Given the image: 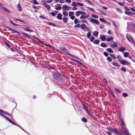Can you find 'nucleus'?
<instances>
[{"label": "nucleus", "instance_id": "f257e3e1", "mask_svg": "<svg viewBox=\"0 0 135 135\" xmlns=\"http://www.w3.org/2000/svg\"><path fill=\"white\" fill-rule=\"evenodd\" d=\"M89 16L87 14L85 13V12L84 14H82L80 16V18L82 20V22L84 23L87 22V21L85 19L89 17Z\"/></svg>", "mask_w": 135, "mask_h": 135}, {"label": "nucleus", "instance_id": "f03ea898", "mask_svg": "<svg viewBox=\"0 0 135 135\" xmlns=\"http://www.w3.org/2000/svg\"><path fill=\"white\" fill-rule=\"evenodd\" d=\"M123 128L124 130V131H123L122 129H119L118 130V132L122 134H124L125 132L126 135H130V134L128 132V131H127L125 127H123Z\"/></svg>", "mask_w": 135, "mask_h": 135}, {"label": "nucleus", "instance_id": "7ed1b4c3", "mask_svg": "<svg viewBox=\"0 0 135 135\" xmlns=\"http://www.w3.org/2000/svg\"><path fill=\"white\" fill-rule=\"evenodd\" d=\"M1 115L3 116L7 120L9 121V122L11 123L13 125H15L16 124V123H14V122H13L12 120H11L8 117L6 116H5V115H4L3 114H1Z\"/></svg>", "mask_w": 135, "mask_h": 135}, {"label": "nucleus", "instance_id": "20e7f679", "mask_svg": "<svg viewBox=\"0 0 135 135\" xmlns=\"http://www.w3.org/2000/svg\"><path fill=\"white\" fill-rule=\"evenodd\" d=\"M120 63L121 64L123 65H129L130 64V63L129 62L125 60H120Z\"/></svg>", "mask_w": 135, "mask_h": 135}, {"label": "nucleus", "instance_id": "39448f33", "mask_svg": "<svg viewBox=\"0 0 135 135\" xmlns=\"http://www.w3.org/2000/svg\"><path fill=\"white\" fill-rule=\"evenodd\" d=\"M84 14L85 12L80 11H77L76 12H75L76 15L77 16H78L80 15H82V14Z\"/></svg>", "mask_w": 135, "mask_h": 135}, {"label": "nucleus", "instance_id": "423d86ee", "mask_svg": "<svg viewBox=\"0 0 135 135\" xmlns=\"http://www.w3.org/2000/svg\"><path fill=\"white\" fill-rule=\"evenodd\" d=\"M90 21L91 22L97 24H99V22L98 21L93 18H91L90 19Z\"/></svg>", "mask_w": 135, "mask_h": 135}, {"label": "nucleus", "instance_id": "0eeeda50", "mask_svg": "<svg viewBox=\"0 0 135 135\" xmlns=\"http://www.w3.org/2000/svg\"><path fill=\"white\" fill-rule=\"evenodd\" d=\"M2 113L5 114L10 117L11 116V115L9 113L7 112H6L0 109V114L1 115V114H2Z\"/></svg>", "mask_w": 135, "mask_h": 135}, {"label": "nucleus", "instance_id": "6e6552de", "mask_svg": "<svg viewBox=\"0 0 135 135\" xmlns=\"http://www.w3.org/2000/svg\"><path fill=\"white\" fill-rule=\"evenodd\" d=\"M70 7L67 5H64L62 7V9L64 10H68Z\"/></svg>", "mask_w": 135, "mask_h": 135}, {"label": "nucleus", "instance_id": "1a4fd4ad", "mask_svg": "<svg viewBox=\"0 0 135 135\" xmlns=\"http://www.w3.org/2000/svg\"><path fill=\"white\" fill-rule=\"evenodd\" d=\"M113 132H114L117 135H120V133L118 132V131L117 129L115 128H114Z\"/></svg>", "mask_w": 135, "mask_h": 135}, {"label": "nucleus", "instance_id": "9d476101", "mask_svg": "<svg viewBox=\"0 0 135 135\" xmlns=\"http://www.w3.org/2000/svg\"><path fill=\"white\" fill-rule=\"evenodd\" d=\"M119 119L120 122V124L121 125L123 126H124L125 125V124L124 123L123 118H121Z\"/></svg>", "mask_w": 135, "mask_h": 135}, {"label": "nucleus", "instance_id": "9b49d317", "mask_svg": "<svg viewBox=\"0 0 135 135\" xmlns=\"http://www.w3.org/2000/svg\"><path fill=\"white\" fill-rule=\"evenodd\" d=\"M57 18L60 20H61L62 19V15L60 13H59L57 15Z\"/></svg>", "mask_w": 135, "mask_h": 135}, {"label": "nucleus", "instance_id": "f8f14e48", "mask_svg": "<svg viewBox=\"0 0 135 135\" xmlns=\"http://www.w3.org/2000/svg\"><path fill=\"white\" fill-rule=\"evenodd\" d=\"M110 46L113 48L115 47H117V43L116 42H114L113 44L110 45Z\"/></svg>", "mask_w": 135, "mask_h": 135}, {"label": "nucleus", "instance_id": "ddd939ff", "mask_svg": "<svg viewBox=\"0 0 135 135\" xmlns=\"http://www.w3.org/2000/svg\"><path fill=\"white\" fill-rule=\"evenodd\" d=\"M60 6V5L59 4H56L55 6L56 7V8L55 9L57 10H61V7Z\"/></svg>", "mask_w": 135, "mask_h": 135}, {"label": "nucleus", "instance_id": "4468645a", "mask_svg": "<svg viewBox=\"0 0 135 135\" xmlns=\"http://www.w3.org/2000/svg\"><path fill=\"white\" fill-rule=\"evenodd\" d=\"M124 56L125 57H129V56H130V55L129 53L125 52L124 54Z\"/></svg>", "mask_w": 135, "mask_h": 135}, {"label": "nucleus", "instance_id": "2eb2a0df", "mask_svg": "<svg viewBox=\"0 0 135 135\" xmlns=\"http://www.w3.org/2000/svg\"><path fill=\"white\" fill-rule=\"evenodd\" d=\"M58 12L56 11H55L51 13V15L53 16H55L57 13Z\"/></svg>", "mask_w": 135, "mask_h": 135}, {"label": "nucleus", "instance_id": "dca6fc26", "mask_svg": "<svg viewBox=\"0 0 135 135\" xmlns=\"http://www.w3.org/2000/svg\"><path fill=\"white\" fill-rule=\"evenodd\" d=\"M46 8L48 9H49L50 8V6L46 3H44L42 4Z\"/></svg>", "mask_w": 135, "mask_h": 135}, {"label": "nucleus", "instance_id": "f3484780", "mask_svg": "<svg viewBox=\"0 0 135 135\" xmlns=\"http://www.w3.org/2000/svg\"><path fill=\"white\" fill-rule=\"evenodd\" d=\"M113 89L118 93H121V90L120 89H117L115 88H114Z\"/></svg>", "mask_w": 135, "mask_h": 135}, {"label": "nucleus", "instance_id": "a211bd4d", "mask_svg": "<svg viewBox=\"0 0 135 135\" xmlns=\"http://www.w3.org/2000/svg\"><path fill=\"white\" fill-rule=\"evenodd\" d=\"M81 27L82 29H84L86 28V26L85 24H83L81 25Z\"/></svg>", "mask_w": 135, "mask_h": 135}, {"label": "nucleus", "instance_id": "6ab92c4d", "mask_svg": "<svg viewBox=\"0 0 135 135\" xmlns=\"http://www.w3.org/2000/svg\"><path fill=\"white\" fill-rule=\"evenodd\" d=\"M29 28L28 27H26V28H24V29L25 30L28 31L30 32H33V31L31 29H28V28Z\"/></svg>", "mask_w": 135, "mask_h": 135}, {"label": "nucleus", "instance_id": "aec40b11", "mask_svg": "<svg viewBox=\"0 0 135 135\" xmlns=\"http://www.w3.org/2000/svg\"><path fill=\"white\" fill-rule=\"evenodd\" d=\"M128 40L130 42H133V40L132 38L131 37H129V38L127 36H126Z\"/></svg>", "mask_w": 135, "mask_h": 135}, {"label": "nucleus", "instance_id": "412c9836", "mask_svg": "<svg viewBox=\"0 0 135 135\" xmlns=\"http://www.w3.org/2000/svg\"><path fill=\"white\" fill-rule=\"evenodd\" d=\"M46 23L47 25H49V26L51 25L54 26H55V25L54 24L50 22H47Z\"/></svg>", "mask_w": 135, "mask_h": 135}, {"label": "nucleus", "instance_id": "4be33fe9", "mask_svg": "<svg viewBox=\"0 0 135 135\" xmlns=\"http://www.w3.org/2000/svg\"><path fill=\"white\" fill-rule=\"evenodd\" d=\"M17 8H18V10L19 11H20L22 10L20 4H18L17 5Z\"/></svg>", "mask_w": 135, "mask_h": 135}, {"label": "nucleus", "instance_id": "5701e85b", "mask_svg": "<svg viewBox=\"0 0 135 135\" xmlns=\"http://www.w3.org/2000/svg\"><path fill=\"white\" fill-rule=\"evenodd\" d=\"M112 64L113 65L115 66H117L118 67H120V66L118 64L115 62H113L112 63Z\"/></svg>", "mask_w": 135, "mask_h": 135}, {"label": "nucleus", "instance_id": "b1692460", "mask_svg": "<svg viewBox=\"0 0 135 135\" xmlns=\"http://www.w3.org/2000/svg\"><path fill=\"white\" fill-rule=\"evenodd\" d=\"M81 120L84 122H86L87 121V119L84 117H83L81 119Z\"/></svg>", "mask_w": 135, "mask_h": 135}, {"label": "nucleus", "instance_id": "393cba45", "mask_svg": "<svg viewBox=\"0 0 135 135\" xmlns=\"http://www.w3.org/2000/svg\"><path fill=\"white\" fill-rule=\"evenodd\" d=\"M63 20L64 22L66 23L68 21V18L66 17H63Z\"/></svg>", "mask_w": 135, "mask_h": 135}, {"label": "nucleus", "instance_id": "a878e982", "mask_svg": "<svg viewBox=\"0 0 135 135\" xmlns=\"http://www.w3.org/2000/svg\"><path fill=\"white\" fill-rule=\"evenodd\" d=\"M71 5L73 6H78L77 4L75 2H73L71 3Z\"/></svg>", "mask_w": 135, "mask_h": 135}, {"label": "nucleus", "instance_id": "bb28decb", "mask_svg": "<svg viewBox=\"0 0 135 135\" xmlns=\"http://www.w3.org/2000/svg\"><path fill=\"white\" fill-rule=\"evenodd\" d=\"M99 20H100V21H102V22H104L105 23H108V22H106V21H105V20L104 19H103L102 18H100Z\"/></svg>", "mask_w": 135, "mask_h": 135}, {"label": "nucleus", "instance_id": "cd10ccee", "mask_svg": "<svg viewBox=\"0 0 135 135\" xmlns=\"http://www.w3.org/2000/svg\"><path fill=\"white\" fill-rule=\"evenodd\" d=\"M126 49L125 48L123 47L121 48L119 50V51H120V52H122L124 51Z\"/></svg>", "mask_w": 135, "mask_h": 135}, {"label": "nucleus", "instance_id": "c85d7f7f", "mask_svg": "<svg viewBox=\"0 0 135 135\" xmlns=\"http://www.w3.org/2000/svg\"><path fill=\"white\" fill-rule=\"evenodd\" d=\"M63 14L65 16H67L68 15V12L64 11L63 12Z\"/></svg>", "mask_w": 135, "mask_h": 135}, {"label": "nucleus", "instance_id": "c756f323", "mask_svg": "<svg viewBox=\"0 0 135 135\" xmlns=\"http://www.w3.org/2000/svg\"><path fill=\"white\" fill-rule=\"evenodd\" d=\"M110 55L111 56V57L113 58V59H116V57L114 55L110 54Z\"/></svg>", "mask_w": 135, "mask_h": 135}, {"label": "nucleus", "instance_id": "7c9ffc66", "mask_svg": "<svg viewBox=\"0 0 135 135\" xmlns=\"http://www.w3.org/2000/svg\"><path fill=\"white\" fill-rule=\"evenodd\" d=\"M106 39L105 37L104 36H102L101 37V40L103 41H104Z\"/></svg>", "mask_w": 135, "mask_h": 135}, {"label": "nucleus", "instance_id": "2f4dec72", "mask_svg": "<svg viewBox=\"0 0 135 135\" xmlns=\"http://www.w3.org/2000/svg\"><path fill=\"white\" fill-rule=\"evenodd\" d=\"M107 51L111 53H113V51H112V50L110 48H109L107 49Z\"/></svg>", "mask_w": 135, "mask_h": 135}, {"label": "nucleus", "instance_id": "473e14b6", "mask_svg": "<svg viewBox=\"0 0 135 135\" xmlns=\"http://www.w3.org/2000/svg\"><path fill=\"white\" fill-rule=\"evenodd\" d=\"M91 16L94 18H98V17L97 15H95L94 14H92L91 15Z\"/></svg>", "mask_w": 135, "mask_h": 135}, {"label": "nucleus", "instance_id": "72a5a7b5", "mask_svg": "<svg viewBox=\"0 0 135 135\" xmlns=\"http://www.w3.org/2000/svg\"><path fill=\"white\" fill-rule=\"evenodd\" d=\"M15 125H16L18 127H20L21 129L23 131L25 132V131L23 129V128L20 125H19L18 124H15Z\"/></svg>", "mask_w": 135, "mask_h": 135}, {"label": "nucleus", "instance_id": "f704fd0d", "mask_svg": "<svg viewBox=\"0 0 135 135\" xmlns=\"http://www.w3.org/2000/svg\"><path fill=\"white\" fill-rule=\"evenodd\" d=\"M15 125H16L18 127H20L21 129L23 131L25 132V131L23 129V128L20 125H19L18 124H15Z\"/></svg>", "mask_w": 135, "mask_h": 135}, {"label": "nucleus", "instance_id": "c9c22d12", "mask_svg": "<svg viewBox=\"0 0 135 135\" xmlns=\"http://www.w3.org/2000/svg\"><path fill=\"white\" fill-rule=\"evenodd\" d=\"M15 125H16L18 127H20L21 129L23 131L25 132V131L23 129V128L20 125H19L18 124H15Z\"/></svg>", "mask_w": 135, "mask_h": 135}, {"label": "nucleus", "instance_id": "e433bc0d", "mask_svg": "<svg viewBox=\"0 0 135 135\" xmlns=\"http://www.w3.org/2000/svg\"><path fill=\"white\" fill-rule=\"evenodd\" d=\"M15 125H16L18 127H20L21 129L23 131L25 132V131L23 129V128L20 125H19L18 124H15Z\"/></svg>", "mask_w": 135, "mask_h": 135}, {"label": "nucleus", "instance_id": "4c0bfd02", "mask_svg": "<svg viewBox=\"0 0 135 135\" xmlns=\"http://www.w3.org/2000/svg\"><path fill=\"white\" fill-rule=\"evenodd\" d=\"M15 125H16L18 127H20L21 129L23 131L25 132V131L23 129V128L20 125H19L18 124H15Z\"/></svg>", "mask_w": 135, "mask_h": 135}, {"label": "nucleus", "instance_id": "58836bf2", "mask_svg": "<svg viewBox=\"0 0 135 135\" xmlns=\"http://www.w3.org/2000/svg\"><path fill=\"white\" fill-rule=\"evenodd\" d=\"M122 96L124 97H127L128 96V94L126 93H123L122 94Z\"/></svg>", "mask_w": 135, "mask_h": 135}, {"label": "nucleus", "instance_id": "ea45409f", "mask_svg": "<svg viewBox=\"0 0 135 135\" xmlns=\"http://www.w3.org/2000/svg\"><path fill=\"white\" fill-rule=\"evenodd\" d=\"M113 38L112 37H110L108 38H107L106 40L107 41H109L112 40Z\"/></svg>", "mask_w": 135, "mask_h": 135}, {"label": "nucleus", "instance_id": "a19ab883", "mask_svg": "<svg viewBox=\"0 0 135 135\" xmlns=\"http://www.w3.org/2000/svg\"><path fill=\"white\" fill-rule=\"evenodd\" d=\"M74 12H69V16H73V15L74 14Z\"/></svg>", "mask_w": 135, "mask_h": 135}, {"label": "nucleus", "instance_id": "79ce46f5", "mask_svg": "<svg viewBox=\"0 0 135 135\" xmlns=\"http://www.w3.org/2000/svg\"><path fill=\"white\" fill-rule=\"evenodd\" d=\"M99 32H94L93 33V35L95 36L96 37H97L98 36Z\"/></svg>", "mask_w": 135, "mask_h": 135}, {"label": "nucleus", "instance_id": "37998d69", "mask_svg": "<svg viewBox=\"0 0 135 135\" xmlns=\"http://www.w3.org/2000/svg\"><path fill=\"white\" fill-rule=\"evenodd\" d=\"M116 57L118 59V61H120L121 60H120L121 59L120 56L119 55H117L116 56Z\"/></svg>", "mask_w": 135, "mask_h": 135}, {"label": "nucleus", "instance_id": "c03bdc74", "mask_svg": "<svg viewBox=\"0 0 135 135\" xmlns=\"http://www.w3.org/2000/svg\"><path fill=\"white\" fill-rule=\"evenodd\" d=\"M107 60L109 62L111 61H112V59L110 57H108L107 58Z\"/></svg>", "mask_w": 135, "mask_h": 135}, {"label": "nucleus", "instance_id": "a18cd8bd", "mask_svg": "<svg viewBox=\"0 0 135 135\" xmlns=\"http://www.w3.org/2000/svg\"><path fill=\"white\" fill-rule=\"evenodd\" d=\"M87 36L88 38H90L91 37V33L89 32L87 34Z\"/></svg>", "mask_w": 135, "mask_h": 135}, {"label": "nucleus", "instance_id": "49530a36", "mask_svg": "<svg viewBox=\"0 0 135 135\" xmlns=\"http://www.w3.org/2000/svg\"><path fill=\"white\" fill-rule=\"evenodd\" d=\"M99 43V41L97 39L95 40L94 42V43L95 44H98Z\"/></svg>", "mask_w": 135, "mask_h": 135}, {"label": "nucleus", "instance_id": "de8ad7c7", "mask_svg": "<svg viewBox=\"0 0 135 135\" xmlns=\"http://www.w3.org/2000/svg\"><path fill=\"white\" fill-rule=\"evenodd\" d=\"M101 46L103 47H106L107 46L106 45L103 43H102L101 44Z\"/></svg>", "mask_w": 135, "mask_h": 135}, {"label": "nucleus", "instance_id": "09e8293b", "mask_svg": "<svg viewBox=\"0 0 135 135\" xmlns=\"http://www.w3.org/2000/svg\"><path fill=\"white\" fill-rule=\"evenodd\" d=\"M110 93L112 94V97L114 98L115 96V95L114 93L112 91H110Z\"/></svg>", "mask_w": 135, "mask_h": 135}, {"label": "nucleus", "instance_id": "8fccbe9b", "mask_svg": "<svg viewBox=\"0 0 135 135\" xmlns=\"http://www.w3.org/2000/svg\"><path fill=\"white\" fill-rule=\"evenodd\" d=\"M121 70L122 71H123L124 72H126V69L123 67L121 68Z\"/></svg>", "mask_w": 135, "mask_h": 135}, {"label": "nucleus", "instance_id": "3c124183", "mask_svg": "<svg viewBox=\"0 0 135 135\" xmlns=\"http://www.w3.org/2000/svg\"><path fill=\"white\" fill-rule=\"evenodd\" d=\"M95 39L94 37L92 36L91 37V38L90 39V40L91 41H93Z\"/></svg>", "mask_w": 135, "mask_h": 135}, {"label": "nucleus", "instance_id": "603ef678", "mask_svg": "<svg viewBox=\"0 0 135 135\" xmlns=\"http://www.w3.org/2000/svg\"><path fill=\"white\" fill-rule=\"evenodd\" d=\"M107 129L110 131H113L114 129H113L112 128H110L109 127L107 128Z\"/></svg>", "mask_w": 135, "mask_h": 135}, {"label": "nucleus", "instance_id": "864d4df0", "mask_svg": "<svg viewBox=\"0 0 135 135\" xmlns=\"http://www.w3.org/2000/svg\"><path fill=\"white\" fill-rule=\"evenodd\" d=\"M22 34L24 35H25V36L26 37L28 36V35L27 34L23 32H22Z\"/></svg>", "mask_w": 135, "mask_h": 135}, {"label": "nucleus", "instance_id": "5fc2aeb1", "mask_svg": "<svg viewBox=\"0 0 135 135\" xmlns=\"http://www.w3.org/2000/svg\"><path fill=\"white\" fill-rule=\"evenodd\" d=\"M71 60H72L73 61H75L76 62H77L78 63H81V62H79V61L76 60L75 59H71Z\"/></svg>", "mask_w": 135, "mask_h": 135}, {"label": "nucleus", "instance_id": "6e6d98bb", "mask_svg": "<svg viewBox=\"0 0 135 135\" xmlns=\"http://www.w3.org/2000/svg\"><path fill=\"white\" fill-rule=\"evenodd\" d=\"M70 18L73 20H74L75 19V17L73 15L70 16Z\"/></svg>", "mask_w": 135, "mask_h": 135}, {"label": "nucleus", "instance_id": "4d7b16f0", "mask_svg": "<svg viewBox=\"0 0 135 135\" xmlns=\"http://www.w3.org/2000/svg\"><path fill=\"white\" fill-rule=\"evenodd\" d=\"M104 55H105L106 56H108V54L106 52H104Z\"/></svg>", "mask_w": 135, "mask_h": 135}, {"label": "nucleus", "instance_id": "13d9d810", "mask_svg": "<svg viewBox=\"0 0 135 135\" xmlns=\"http://www.w3.org/2000/svg\"><path fill=\"white\" fill-rule=\"evenodd\" d=\"M78 22V20L77 19H75L74 21V23L75 24H77Z\"/></svg>", "mask_w": 135, "mask_h": 135}, {"label": "nucleus", "instance_id": "bf43d9fd", "mask_svg": "<svg viewBox=\"0 0 135 135\" xmlns=\"http://www.w3.org/2000/svg\"><path fill=\"white\" fill-rule=\"evenodd\" d=\"M88 113V115L89 117H92L93 116V115H92L91 113L90 112Z\"/></svg>", "mask_w": 135, "mask_h": 135}, {"label": "nucleus", "instance_id": "052dcab7", "mask_svg": "<svg viewBox=\"0 0 135 135\" xmlns=\"http://www.w3.org/2000/svg\"><path fill=\"white\" fill-rule=\"evenodd\" d=\"M77 4L80 6H83L82 3L79 2H77Z\"/></svg>", "mask_w": 135, "mask_h": 135}, {"label": "nucleus", "instance_id": "680f3d73", "mask_svg": "<svg viewBox=\"0 0 135 135\" xmlns=\"http://www.w3.org/2000/svg\"><path fill=\"white\" fill-rule=\"evenodd\" d=\"M33 3L35 4H37V2L36 0H34L33 1Z\"/></svg>", "mask_w": 135, "mask_h": 135}, {"label": "nucleus", "instance_id": "e2e57ef3", "mask_svg": "<svg viewBox=\"0 0 135 135\" xmlns=\"http://www.w3.org/2000/svg\"><path fill=\"white\" fill-rule=\"evenodd\" d=\"M82 105H83V107L85 109L87 108V107L85 106V105H84V104H82Z\"/></svg>", "mask_w": 135, "mask_h": 135}, {"label": "nucleus", "instance_id": "0e129e2a", "mask_svg": "<svg viewBox=\"0 0 135 135\" xmlns=\"http://www.w3.org/2000/svg\"><path fill=\"white\" fill-rule=\"evenodd\" d=\"M16 20L18 21H21V22H23V23H24L25 22L24 21H22V20H20L18 19H16Z\"/></svg>", "mask_w": 135, "mask_h": 135}, {"label": "nucleus", "instance_id": "69168bd1", "mask_svg": "<svg viewBox=\"0 0 135 135\" xmlns=\"http://www.w3.org/2000/svg\"><path fill=\"white\" fill-rule=\"evenodd\" d=\"M126 14L128 15L131 14V13L128 12H126Z\"/></svg>", "mask_w": 135, "mask_h": 135}, {"label": "nucleus", "instance_id": "338daca9", "mask_svg": "<svg viewBox=\"0 0 135 135\" xmlns=\"http://www.w3.org/2000/svg\"><path fill=\"white\" fill-rule=\"evenodd\" d=\"M52 1L51 0H48L47 1V3H50L52 2Z\"/></svg>", "mask_w": 135, "mask_h": 135}, {"label": "nucleus", "instance_id": "774afa93", "mask_svg": "<svg viewBox=\"0 0 135 135\" xmlns=\"http://www.w3.org/2000/svg\"><path fill=\"white\" fill-rule=\"evenodd\" d=\"M106 133L108 134L109 135H110L111 134V132L109 131L108 132H107Z\"/></svg>", "mask_w": 135, "mask_h": 135}]
</instances>
